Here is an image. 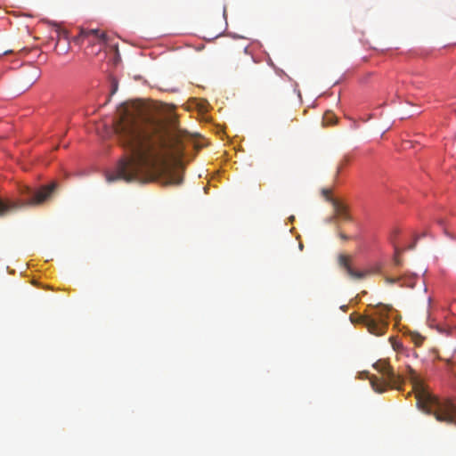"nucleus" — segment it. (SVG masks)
Instances as JSON below:
<instances>
[{"instance_id":"obj_4","label":"nucleus","mask_w":456,"mask_h":456,"mask_svg":"<svg viewBox=\"0 0 456 456\" xmlns=\"http://www.w3.org/2000/svg\"><path fill=\"white\" fill-rule=\"evenodd\" d=\"M392 309L391 305L382 303L369 305L367 313L363 314H352L350 321L353 323L364 325L368 331L373 335L381 336L387 330L389 312Z\"/></svg>"},{"instance_id":"obj_16","label":"nucleus","mask_w":456,"mask_h":456,"mask_svg":"<svg viewBox=\"0 0 456 456\" xmlns=\"http://www.w3.org/2000/svg\"><path fill=\"white\" fill-rule=\"evenodd\" d=\"M394 261H395V264L396 265H401V260L399 259V257L397 256V250L395 251V256Z\"/></svg>"},{"instance_id":"obj_19","label":"nucleus","mask_w":456,"mask_h":456,"mask_svg":"<svg viewBox=\"0 0 456 456\" xmlns=\"http://www.w3.org/2000/svg\"><path fill=\"white\" fill-rule=\"evenodd\" d=\"M438 223H439L441 225H443V224H444V221L443 219H440V220H438Z\"/></svg>"},{"instance_id":"obj_3","label":"nucleus","mask_w":456,"mask_h":456,"mask_svg":"<svg viewBox=\"0 0 456 456\" xmlns=\"http://www.w3.org/2000/svg\"><path fill=\"white\" fill-rule=\"evenodd\" d=\"M58 183L53 182L48 185L42 186L38 190H33L28 186L20 188V199L17 200H4L0 199V216L17 211L24 207L39 206L48 200L53 191L57 189Z\"/></svg>"},{"instance_id":"obj_15","label":"nucleus","mask_w":456,"mask_h":456,"mask_svg":"<svg viewBox=\"0 0 456 456\" xmlns=\"http://www.w3.org/2000/svg\"><path fill=\"white\" fill-rule=\"evenodd\" d=\"M338 236H339L342 240H349V236H347V235H346V234H345L344 232H338Z\"/></svg>"},{"instance_id":"obj_14","label":"nucleus","mask_w":456,"mask_h":456,"mask_svg":"<svg viewBox=\"0 0 456 456\" xmlns=\"http://www.w3.org/2000/svg\"><path fill=\"white\" fill-rule=\"evenodd\" d=\"M401 281H403V278H387V281L392 284Z\"/></svg>"},{"instance_id":"obj_9","label":"nucleus","mask_w":456,"mask_h":456,"mask_svg":"<svg viewBox=\"0 0 456 456\" xmlns=\"http://www.w3.org/2000/svg\"><path fill=\"white\" fill-rule=\"evenodd\" d=\"M24 70H29L28 77L25 80V85L30 86L39 77V69L36 66L28 65L24 69Z\"/></svg>"},{"instance_id":"obj_1","label":"nucleus","mask_w":456,"mask_h":456,"mask_svg":"<svg viewBox=\"0 0 456 456\" xmlns=\"http://www.w3.org/2000/svg\"><path fill=\"white\" fill-rule=\"evenodd\" d=\"M115 131L124 156L106 173L107 182L182 183L183 175L172 167L170 159L178 160L183 155V134L170 126L159 111L142 102L125 106Z\"/></svg>"},{"instance_id":"obj_5","label":"nucleus","mask_w":456,"mask_h":456,"mask_svg":"<svg viewBox=\"0 0 456 456\" xmlns=\"http://www.w3.org/2000/svg\"><path fill=\"white\" fill-rule=\"evenodd\" d=\"M374 368L383 375V378L372 376L370 379V385L375 392L383 393L388 387L400 388L403 378L396 374L387 362L379 361L374 364Z\"/></svg>"},{"instance_id":"obj_8","label":"nucleus","mask_w":456,"mask_h":456,"mask_svg":"<svg viewBox=\"0 0 456 456\" xmlns=\"http://www.w3.org/2000/svg\"><path fill=\"white\" fill-rule=\"evenodd\" d=\"M328 201L331 203L337 218H341L345 221L351 220V216L348 213L347 207L344 203L336 199L330 198L328 199Z\"/></svg>"},{"instance_id":"obj_2","label":"nucleus","mask_w":456,"mask_h":456,"mask_svg":"<svg viewBox=\"0 0 456 456\" xmlns=\"http://www.w3.org/2000/svg\"><path fill=\"white\" fill-rule=\"evenodd\" d=\"M407 370L417 407L423 412L433 415L439 422L456 426V404L450 399L440 400L431 395L415 370L410 366Z\"/></svg>"},{"instance_id":"obj_20","label":"nucleus","mask_w":456,"mask_h":456,"mask_svg":"<svg viewBox=\"0 0 456 456\" xmlns=\"http://www.w3.org/2000/svg\"><path fill=\"white\" fill-rule=\"evenodd\" d=\"M421 340H422V338H420L419 341H416V345L419 346L421 344Z\"/></svg>"},{"instance_id":"obj_18","label":"nucleus","mask_w":456,"mask_h":456,"mask_svg":"<svg viewBox=\"0 0 456 456\" xmlns=\"http://www.w3.org/2000/svg\"><path fill=\"white\" fill-rule=\"evenodd\" d=\"M248 45H246V46H244V47H243V52H244L245 53H248Z\"/></svg>"},{"instance_id":"obj_7","label":"nucleus","mask_w":456,"mask_h":456,"mask_svg":"<svg viewBox=\"0 0 456 456\" xmlns=\"http://www.w3.org/2000/svg\"><path fill=\"white\" fill-rule=\"evenodd\" d=\"M350 262L351 257L347 255L340 254L338 256V263L339 267L343 268L350 278L354 280H362L368 275L369 272L354 270Z\"/></svg>"},{"instance_id":"obj_11","label":"nucleus","mask_w":456,"mask_h":456,"mask_svg":"<svg viewBox=\"0 0 456 456\" xmlns=\"http://www.w3.org/2000/svg\"><path fill=\"white\" fill-rule=\"evenodd\" d=\"M349 162V159L347 157H344L343 159H341L338 166H337V170H336V176H338L340 172L342 171V169L348 164Z\"/></svg>"},{"instance_id":"obj_6","label":"nucleus","mask_w":456,"mask_h":456,"mask_svg":"<svg viewBox=\"0 0 456 456\" xmlns=\"http://www.w3.org/2000/svg\"><path fill=\"white\" fill-rule=\"evenodd\" d=\"M78 38L81 40H87L90 44H102L107 45L110 40V37L99 30V29H81L79 32Z\"/></svg>"},{"instance_id":"obj_13","label":"nucleus","mask_w":456,"mask_h":456,"mask_svg":"<svg viewBox=\"0 0 456 456\" xmlns=\"http://www.w3.org/2000/svg\"><path fill=\"white\" fill-rule=\"evenodd\" d=\"M331 190L330 189H323L322 190V195L326 198V200H328V199H333L331 196Z\"/></svg>"},{"instance_id":"obj_10","label":"nucleus","mask_w":456,"mask_h":456,"mask_svg":"<svg viewBox=\"0 0 456 456\" xmlns=\"http://www.w3.org/2000/svg\"><path fill=\"white\" fill-rule=\"evenodd\" d=\"M322 120L325 125H333L336 123L337 118L331 111H327Z\"/></svg>"},{"instance_id":"obj_12","label":"nucleus","mask_w":456,"mask_h":456,"mask_svg":"<svg viewBox=\"0 0 456 456\" xmlns=\"http://www.w3.org/2000/svg\"><path fill=\"white\" fill-rule=\"evenodd\" d=\"M415 279H416V276H412V277L411 278V281H410L409 282H407V283H406V282L402 283V284H401V286H404V285H405V286H407V287H411V288H412V287H414V284H415Z\"/></svg>"},{"instance_id":"obj_17","label":"nucleus","mask_w":456,"mask_h":456,"mask_svg":"<svg viewBox=\"0 0 456 456\" xmlns=\"http://www.w3.org/2000/svg\"><path fill=\"white\" fill-rule=\"evenodd\" d=\"M336 218H337V217H336V216L334 215V216H332L328 217V218L326 219V222H327V223L331 224V223H333V222L335 221V219H336Z\"/></svg>"}]
</instances>
